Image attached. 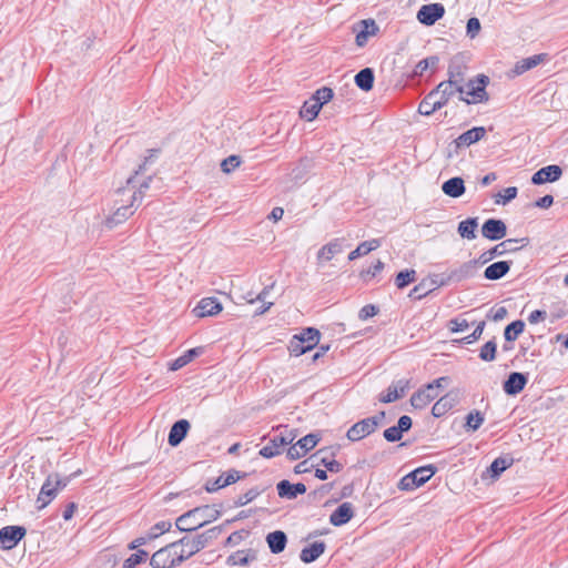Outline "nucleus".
<instances>
[{
    "instance_id": "f257e3e1",
    "label": "nucleus",
    "mask_w": 568,
    "mask_h": 568,
    "mask_svg": "<svg viewBox=\"0 0 568 568\" xmlns=\"http://www.w3.org/2000/svg\"><path fill=\"white\" fill-rule=\"evenodd\" d=\"M219 516L220 511L209 505L195 507L179 516L175 520V526L180 531L190 532L215 520Z\"/></svg>"
},
{
    "instance_id": "f03ea898",
    "label": "nucleus",
    "mask_w": 568,
    "mask_h": 568,
    "mask_svg": "<svg viewBox=\"0 0 568 568\" xmlns=\"http://www.w3.org/2000/svg\"><path fill=\"white\" fill-rule=\"evenodd\" d=\"M189 542L190 538L184 536L179 540L168 544L152 555L150 565L152 568H175L180 566L185 561L184 549H182L180 554H176L174 549L178 546H186Z\"/></svg>"
},
{
    "instance_id": "7ed1b4c3",
    "label": "nucleus",
    "mask_w": 568,
    "mask_h": 568,
    "mask_svg": "<svg viewBox=\"0 0 568 568\" xmlns=\"http://www.w3.org/2000/svg\"><path fill=\"white\" fill-rule=\"evenodd\" d=\"M479 266H481V264L477 262V258L464 262L459 266L449 270L447 273L432 275V285H434V288H438L453 283H460L474 277Z\"/></svg>"
},
{
    "instance_id": "20e7f679",
    "label": "nucleus",
    "mask_w": 568,
    "mask_h": 568,
    "mask_svg": "<svg viewBox=\"0 0 568 568\" xmlns=\"http://www.w3.org/2000/svg\"><path fill=\"white\" fill-rule=\"evenodd\" d=\"M321 339V332L315 327L303 328L300 334L293 335L288 343V352L293 356H301L314 347Z\"/></svg>"
},
{
    "instance_id": "39448f33",
    "label": "nucleus",
    "mask_w": 568,
    "mask_h": 568,
    "mask_svg": "<svg viewBox=\"0 0 568 568\" xmlns=\"http://www.w3.org/2000/svg\"><path fill=\"white\" fill-rule=\"evenodd\" d=\"M296 434L294 433V430L287 429V427H285L284 430L273 436H263L262 440H267V444L263 448H261L258 454L263 458L267 459L278 456L284 452V449L288 445L293 443Z\"/></svg>"
},
{
    "instance_id": "423d86ee",
    "label": "nucleus",
    "mask_w": 568,
    "mask_h": 568,
    "mask_svg": "<svg viewBox=\"0 0 568 568\" xmlns=\"http://www.w3.org/2000/svg\"><path fill=\"white\" fill-rule=\"evenodd\" d=\"M488 83L489 78L487 75L477 74L464 85L465 92L459 95V100L467 104L487 102L489 100V95L486 91Z\"/></svg>"
},
{
    "instance_id": "0eeeda50",
    "label": "nucleus",
    "mask_w": 568,
    "mask_h": 568,
    "mask_svg": "<svg viewBox=\"0 0 568 568\" xmlns=\"http://www.w3.org/2000/svg\"><path fill=\"white\" fill-rule=\"evenodd\" d=\"M528 244H529L528 237L507 239V240L498 243L497 245L493 246L491 248L483 252L478 256L477 262H479L481 265H485L497 256H501L507 253H515Z\"/></svg>"
},
{
    "instance_id": "6e6552de",
    "label": "nucleus",
    "mask_w": 568,
    "mask_h": 568,
    "mask_svg": "<svg viewBox=\"0 0 568 568\" xmlns=\"http://www.w3.org/2000/svg\"><path fill=\"white\" fill-rule=\"evenodd\" d=\"M437 471V467L435 465H426L418 467L407 475H405L399 484L398 488L400 490H413L420 486H423L425 483H427Z\"/></svg>"
},
{
    "instance_id": "1a4fd4ad",
    "label": "nucleus",
    "mask_w": 568,
    "mask_h": 568,
    "mask_svg": "<svg viewBox=\"0 0 568 568\" xmlns=\"http://www.w3.org/2000/svg\"><path fill=\"white\" fill-rule=\"evenodd\" d=\"M222 531L221 526L212 527L202 534H197L194 538L190 539L187 546L190 550H184L185 560L204 549L213 539H216Z\"/></svg>"
},
{
    "instance_id": "9d476101",
    "label": "nucleus",
    "mask_w": 568,
    "mask_h": 568,
    "mask_svg": "<svg viewBox=\"0 0 568 568\" xmlns=\"http://www.w3.org/2000/svg\"><path fill=\"white\" fill-rule=\"evenodd\" d=\"M26 535L27 529L23 526L11 525L2 527L0 529V549H13L20 542V540L26 537Z\"/></svg>"
},
{
    "instance_id": "9b49d317",
    "label": "nucleus",
    "mask_w": 568,
    "mask_h": 568,
    "mask_svg": "<svg viewBox=\"0 0 568 568\" xmlns=\"http://www.w3.org/2000/svg\"><path fill=\"white\" fill-rule=\"evenodd\" d=\"M320 440L317 434L311 433L298 439L295 444H291L287 448L286 456L291 460H296L305 456Z\"/></svg>"
},
{
    "instance_id": "f8f14e48",
    "label": "nucleus",
    "mask_w": 568,
    "mask_h": 568,
    "mask_svg": "<svg viewBox=\"0 0 568 568\" xmlns=\"http://www.w3.org/2000/svg\"><path fill=\"white\" fill-rule=\"evenodd\" d=\"M467 71V61L463 53L455 54L448 64L446 81H454L455 85L464 87L465 74Z\"/></svg>"
},
{
    "instance_id": "ddd939ff",
    "label": "nucleus",
    "mask_w": 568,
    "mask_h": 568,
    "mask_svg": "<svg viewBox=\"0 0 568 568\" xmlns=\"http://www.w3.org/2000/svg\"><path fill=\"white\" fill-rule=\"evenodd\" d=\"M445 14V8L439 2L424 4L417 11V20L419 23L430 27L435 24Z\"/></svg>"
},
{
    "instance_id": "4468645a",
    "label": "nucleus",
    "mask_w": 568,
    "mask_h": 568,
    "mask_svg": "<svg viewBox=\"0 0 568 568\" xmlns=\"http://www.w3.org/2000/svg\"><path fill=\"white\" fill-rule=\"evenodd\" d=\"M507 234L506 223L500 219H487L481 225V235L489 241H499Z\"/></svg>"
},
{
    "instance_id": "2eb2a0df",
    "label": "nucleus",
    "mask_w": 568,
    "mask_h": 568,
    "mask_svg": "<svg viewBox=\"0 0 568 568\" xmlns=\"http://www.w3.org/2000/svg\"><path fill=\"white\" fill-rule=\"evenodd\" d=\"M527 383V373L511 372L503 382V390L508 396H516L524 390Z\"/></svg>"
},
{
    "instance_id": "dca6fc26",
    "label": "nucleus",
    "mask_w": 568,
    "mask_h": 568,
    "mask_svg": "<svg viewBox=\"0 0 568 568\" xmlns=\"http://www.w3.org/2000/svg\"><path fill=\"white\" fill-rule=\"evenodd\" d=\"M413 426V420L408 415H403L398 418L397 424L386 428L383 437L388 443H396L403 438L404 433H407Z\"/></svg>"
},
{
    "instance_id": "f3484780",
    "label": "nucleus",
    "mask_w": 568,
    "mask_h": 568,
    "mask_svg": "<svg viewBox=\"0 0 568 568\" xmlns=\"http://www.w3.org/2000/svg\"><path fill=\"white\" fill-rule=\"evenodd\" d=\"M376 422L373 419L364 418L352 425L347 433L346 437L351 442H358L366 436L373 434L376 430Z\"/></svg>"
},
{
    "instance_id": "a211bd4d",
    "label": "nucleus",
    "mask_w": 568,
    "mask_h": 568,
    "mask_svg": "<svg viewBox=\"0 0 568 568\" xmlns=\"http://www.w3.org/2000/svg\"><path fill=\"white\" fill-rule=\"evenodd\" d=\"M246 477V473H242L236 469H229L224 474H222L214 481H207L205 485V490L207 493H214L221 488H224L229 485L235 484L237 480Z\"/></svg>"
},
{
    "instance_id": "6ab92c4d",
    "label": "nucleus",
    "mask_w": 568,
    "mask_h": 568,
    "mask_svg": "<svg viewBox=\"0 0 568 568\" xmlns=\"http://www.w3.org/2000/svg\"><path fill=\"white\" fill-rule=\"evenodd\" d=\"M409 388V381L402 378L393 382L387 389L379 395V402L384 404L393 403L402 398Z\"/></svg>"
},
{
    "instance_id": "aec40b11",
    "label": "nucleus",
    "mask_w": 568,
    "mask_h": 568,
    "mask_svg": "<svg viewBox=\"0 0 568 568\" xmlns=\"http://www.w3.org/2000/svg\"><path fill=\"white\" fill-rule=\"evenodd\" d=\"M432 91L435 93V98H437L436 101L440 102L443 108L455 93L464 94L465 88L455 85L454 81H442Z\"/></svg>"
},
{
    "instance_id": "412c9836",
    "label": "nucleus",
    "mask_w": 568,
    "mask_h": 568,
    "mask_svg": "<svg viewBox=\"0 0 568 568\" xmlns=\"http://www.w3.org/2000/svg\"><path fill=\"white\" fill-rule=\"evenodd\" d=\"M562 175V169L557 164H550L539 169L531 176V183L535 185H541L545 183H551L558 181Z\"/></svg>"
},
{
    "instance_id": "4be33fe9",
    "label": "nucleus",
    "mask_w": 568,
    "mask_h": 568,
    "mask_svg": "<svg viewBox=\"0 0 568 568\" xmlns=\"http://www.w3.org/2000/svg\"><path fill=\"white\" fill-rule=\"evenodd\" d=\"M438 396L439 392L435 390L433 385L426 384L412 395L410 405L415 409H423Z\"/></svg>"
},
{
    "instance_id": "5701e85b",
    "label": "nucleus",
    "mask_w": 568,
    "mask_h": 568,
    "mask_svg": "<svg viewBox=\"0 0 568 568\" xmlns=\"http://www.w3.org/2000/svg\"><path fill=\"white\" fill-rule=\"evenodd\" d=\"M485 135L486 129L484 126H474L467 130L453 141L455 151L457 152L462 148H467L480 141Z\"/></svg>"
},
{
    "instance_id": "b1692460",
    "label": "nucleus",
    "mask_w": 568,
    "mask_h": 568,
    "mask_svg": "<svg viewBox=\"0 0 568 568\" xmlns=\"http://www.w3.org/2000/svg\"><path fill=\"white\" fill-rule=\"evenodd\" d=\"M191 428V424L187 419H179L176 420L169 432L168 443L172 447L179 446L184 438L186 437L189 430Z\"/></svg>"
},
{
    "instance_id": "393cba45",
    "label": "nucleus",
    "mask_w": 568,
    "mask_h": 568,
    "mask_svg": "<svg viewBox=\"0 0 568 568\" xmlns=\"http://www.w3.org/2000/svg\"><path fill=\"white\" fill-rule=\"evenodd\" d=\"M277 494L281 498L295 499L298 495L306 493V486L303 483L292 484L287 479H283L276 485Z\"/></svg>"
},
{
    "instance_id": "a878e982",
    "label": "nucleus",
    "mask_w": 568,
    "mask_h": 568,
    "mask_svg": "<svg viewBox=\"0 0 568 568\" xmlns=\"http://www.w3.org/2000/svg\"><path fill=\"white\" fill-rule=\"evenodd\" d=\"M458 403V395L449 392L439 397L432 407V415L436 418L444 416L447 412L454 408Z\"/></svg>"
},
{
    "instance_id": "bb28decb",
    "label": "nucleus",
    "mask_w": 568,
    "mask_h": 568,
    "mask_svg": "<svg viewBox=\"0 0 568 568\" xmlns=\"http://www.w3.org/2000/svg\"><path fill=\"white\" fill-rule=\"evenodd\" d=\"M223 310L221 302L216 297L202 298L193 310L197 317L214 316Z\"/></svg>"
},
{
    "instance_id": "cd10ccee",
    "label": "nucleus",
    "mask_w": 568,
    "mask_h": 568,
    "mask_svg": "<svg viewBox=\"0 0 568 568\" xmlns=\"http://www.w3.org/2000/svg\"><path fill=\"white\" fill-rule=\"evenodd\" d=\"M354 517L353 505L348 501L341 504L329 515V523L335 527H341L347 524Z\"/></svg>"
},
{
    "instance_id": "c85d7f7f",
    "label": "nucleus",
    "mask_w": 568,
    "mask_h": 568,
    "mask_svg": "<svg viewBox=\"0 0 568 568\" xmlns=\"http://www.w3.org/2000/svg\"><path fill=\"white\" fill-rule=\"evenodd\" d=\"M53 478L54 477H50V475H48L45 481L43 483L37 499L38 509H43L47 507L58 495L59 491L57 486L53 484Z\"/></svg>"
},
{
    "instance_id": "c756f323",
    "label": "nucleus",
    "mask_w": 568,
    "mask_h": 568,
    "mask_svg": "<svg viewBox=\"0 0 568 568\" xmlns=\"http://www.w3.org/2000/svg\"><path fill=\"white\" fill-rule=\"evenodd\" d=\"M326 550L324 541H314L304 547L300 552V559L304 564H312L316 561Z\"/></svg>"
},
{
    "instance_id": "7c9ffc66",
    "label": "nucleus",
    "mask_w": 568,
    "mask_h": 568,
    "mask_svg": "<svg viewBox=\"0 0 568 568\" xmlns=\"http://www.w3.org/2000/svg\"><path fill=\"white\" fill-rule=\"evenodd\" d=\"M511 261H498L488 265L484 271V277L489 281H498L510 271Z\"/></svg>"
},
{
    "instance_id": "2f4dec72",
    "label": "nucleus",
    "mask_w": 568,
    "mask_h": 568,
    "mask_svg": "<svg viewBox=\"0 0 568 568\" xmlns=\"http://www.w3.org/2000/svg\"><path fill=\"white\" fill-rule=\"evenodd\" d=\"M265 540L270 551L277 555L284 551L287 544V536L283 530H274L266 535Z\"/></svg>"
},
{
    "instance_id": "473e14b6",
    "label": "nucleus",
    "mask_w": 568,
    "mask_h": 568,
    "mask_svg": "<svg viewBox=\"0 0 568 568\" xmlns=\"http://www.w3.org/2000/svg\"><path fill=\"white\" fill-rule=\"evenodd\" d=\"M333 456V453L328 456V449H320L311 458L316 459L317 465L324 466L327 471L339 473L343 469V465L334 459Z\"/></svg>"
},
{
    "instance_id": "72a5a7b5",
    "label": "nucleus",
    "mask_w": 568,
    "mask_h": 568,
    "mask_svg": "<svg viewBox=\"0 0 568 568\" xmlns=\"http://www.w3.org/2000/svg\"><path fill=\"white\" fill-rule=\"evenodd\" d=\"M442 191L449 197H460L466 191L465 182L460 176L450 178L442 184Z\"/></svg>"
},
{
    "instance_id": "f704fd0d",
    "label": "nucleus",
    "mask_w": 568,
    "mask_h": 568,
    "mask_svg": "<svg viewBox=\"0 0 568 568\" xmlns=\"http://www.w3.org/2000/svg\"><path fill=\"white\" fill-rule=\"evenodd\" d=\"M514 462L515 459L510 455L499 456L487 468V474L490 478L497 479L506 469L513 466Z\"/></svg>"
},
{
    "instance_id": "c9c22d12",
    "label": "nucleus",
    "mask_w": 568,
    "mask_h": 568,
    "mask_svg": "<svg viewBox=\"0 0 568 568\" xmlns=\"http://www.w3.org/2000/svg\"><path fill=\"white\" fill-rule=\"evenodd\" d=\"M374 81L375 74L372 68H364L359 70L354 77L355 84L365 92H368L373 89Z\"/></svg>"
},
{
    "instance_id": "e433bc0d",
    "label": "nucleus",
    "mask_w": 568,
    "mask_h": 568,
    "mask_svg": "<svg viewBox=\"0 0 568 568\" xmlns=\"http://www.w3.org/2000/svg\"><path fill=\"white\" fill-rule=\"evenodd\" d=\"M478 217H467L458 223L457 232L460 237L475 240L477 237Z\"/></svg>"
},
{
    "instance_id": "4c0bfd02",
    "label": "nucleus",
    "mask_w": 568,
    "mask_h": 568,
    "mask_svg": "<svg viewBox=\"0 0 568 568\" xmlns=\"http://www.w3.org/2000/svg\"><path fill=\"white\" fill-rule=\"evenodd\" d=\"M361 30L357 32L355 41L358 47H364L367 43L368 37L376 33L378 27L373 19L362 20Z\"/></svg>"
},
{
    "instance_id": "58836bf2",
    "label": "nucleus",
    "mask_w": 568,
    "mask_h": 568,
    "mask_svg": "<svg viewBox=\"0 0 568 568\" xmlns=\"http://www.w3.org/2000/svg\"><path fill=\"white\" fill-rule=\"evenodd\" d=\"M546 57H547V54L540 53V54H535V55L521 59L520 61H518L515 64L513 72L516 75H520V74L525 73L526 71L537 67L542 61H545Z\"/></svg>"
},
{
    "instance_id": "ea45409f",
    "label": "nucleus",
    "mask_w": 568,
    "mask_h": 568,
    "mask_svg": "<svg viewBox=\"0 0 568 568\" xmlns=\"http://www.w3.org/2000/svg\"><path fill=\"white\" fill-rule=\"evenodd\" d=\"M343 252V240L334 239L327 244L323 245L317 253L318 260L331 261L334 255Z\"/></svg>"
},
{
    "instance_id": "a19ab883",
    "label": "nucleus",
    "mask_w": 568,
    "mask_h": 568,
    "mask_svg": "<svg viewBox=\"0 0 568 568\" xmlns=\"http://www.w3.org/2000/svg\"><path fill=\"white\" fill-rule=\"evenodd\" d=\"M313 166L314 163L312 159L302 158L291 171L292 181L295 183L303 181Z\"/></svg>"
},
{
    "instance_id": "79ce46f5",
    "label": "nucleus",
    "mask_w": 568,
    "mask_h": 568,
    "mask_svg": "<svg viewBox=\"0 0 568 568\" xmlns=\"http://www.w3.org/2000/svg\"><path fill=\"white\" fill-rule=\"evenodd\" d=\"M436 100H437V98H435V93H433V91H430L428 94L425 95V98L419 103L418 112L422 115L429 116L435 111L442 109L440 102H437Z\"/></svg>"
},
{
    "instance_id": "37998d69",
    "label": "nucleus",
    "mask_w": 568,
    "mask_h": 568,
    "mask_svg": "<svg viewBox=\"0 0 568 568\" xmlns=\"http://www.w3.org/2000/svg\"><path fill=\"white\" fill-rule=\"evenodd\" d=\"M134 202L132 201L130 205H122L116 209V211L106 220V225L109 227H114L118 224L124 222L129 216L133 214Z\"/></svg>"
},
{
    "instance_id": "c03bdc74",
    "label": "nucleus",
    "mask_w": 568,
    "mask_h": 568,
    "mask_svg": "<svg viewBox=\"0 0 568 568\" xmlns=\"http://www.w3.org/2000/svg\"><path fill=\"white\" fill-rule=\"evenodd\" d=\"M381 246V241L377 239H373L371 241L362 242L354 251L348 254L349 261H355L356 258L371 253L372 251L378 248Z\"/></svg>"
},
{
    "instance_id": "a18cd8bd",
    "label": "nucleus",
    "mask_w": 568,
    "mask_h": 568,
    "mask_svg": "<svg viewBox=\"0 0 568 568\" xmlns=\"http://www.w3.org/2000/svg\"><path fill=\"white\" fill-rule=\"evenodd\" d=\"M436 288L432 285L430 277L422 280L415 285L408 293V297L412 300H422L428 294L433 293Z\"/></svg>"
},
{
    "instance_id": "49530a36",
    "label": "nucleus",
    "mask_w": 568,
    "mask_h": 568,
    "mask_svg": "<svg viewBox=\"0 0 568 568\" xmlns=\"http://www.w3.org/2000/svg\"><path fill=\"white\" fill-rule=\"evenodd\" d=\"M202 353L201 347H194L187 349L183 355L179 356L176 359H174L170 364V371H178L185 365H187L190 362L193 361L194 357L199 356Z\"/></svg>"
},
{
    "instance_id": "de8ad7c7",
    "label": "nucleus",
    "mask_w": 568,
    "mask_h": 568,
    "mask_svg": "<svg viewBox=\"0 0 568 568\" xmlns=\"http://www.w3.org/2000/svg\"><path fill=\"white\" fill-rule=\"evenodd\" d=\"M417 278V273L413 268L399 271L395 276V285L398 290H404Z\"/></svg>"
},
{
    "instance_id": "09e8293b",
    "label": "nucleus",
    "mask_w": 568,
    "mask_h": 568,
    "mask_svg": "<svg viewBox=\"0 0 568 568\" xmlns=\"http://www.w3.org/2000/svg\"><path fill=\"white\" fill-rule=\"evenodd\" d=\"M525 322L516 320L509 323L504 329V338L507 343H511L524 332Z\"/></svg>"
},
{
    "instance_id": "8fccbe9b",
    "label": "nucleus",
    "mask_w": 568,
    "mask_h": 568,
    "mask_svg": "<svg viewBox=\"0 0 568 568\" xmlns=\"http://www.w3.org/2000/svg\"><path fill=\"white\" fill-rule=\"evenodd\" d=\"M321 109H322L321 103L315 102L314 100L310 99L308 101L304 102V104L300 111V114L304 120L313 121L318 115Z\"/></svg>"
},
{
    "instance_id": "3c124183",
    "label": "nucleus",
    "mask_w": 568,
    "mask_h": 568,
    "mask_svg": "<svg viewBox=\"0 0 568 568\" xmlns=\"http://www.w3.org/2000/svg\"><path fill=\"white\" fill-rule=\"evenodd\" d=\"M250 551H245V550H237L233 554H231L227 559H226V564L229 566H246L248 565V562L253 559H255V556H251L250 557Z\"/></svg>"
},
{
    "instance_id": "603ef678",
    "label": "nucleus",
    "mask_w": 568,
    "mask_h": 568,
    "mask_svg": "<svg viewBox=\"0 0 568 568\" xmlns=\"http://www.w3.org/2000/svg\"><path fill=\"white\" fill-rule=\"evenodd\" d=\"M438 63H439V58L437 55L427 57V58L420 60L416 64L413 73L416 77H422L424 74V72L427 71L428 69L435 70L437 68Z\"/></svg>"
},
{
    "instance_id": "864d4df0",
    "label": "nucleus",
    "mask_w": 568,
    "mask_h": 568,
    "mask_svg": "<svg viewBox=\"0 0 568 568\" xmlns=\"http://www.w3.org/2000/svg\"><path fill=\"white\" fill-rule=\"evenodd\" d=\"M496 353L497 344L495 339H490L481 346L479 351V358L485 362H493L496 358Z\"/></svg>"
},
{
    "instance_id": "5fc2aeb1",
    "label": "nucleus",
    "mask_w": 568,
    "mask_h": 568,
    "mask_svg": "<svg viewBox=\"0 0 568 568\" xmlns=\"http://www.w3.org/2000/svg\"><path fill=\"white\" fill-rule=\"evenodd\" d=\"M150 153L148 156H145L144 162L139 165V168L134 171V175L130 176L126 181L128 185H133L134 179L136 175L142 174L145 170V166L150 163H153L154 159L158 156V153L160 152L158 149H150L148 150Z\"/></svg>"
},
{
    "instance_id": "6e6d98bb",
    "label": "nucleus",
    "mask_w": 568,
    "mask_h": 568,
    "mask_svg": "<svg viewBox=\"0 0 568 568\" xmlns=\"http://www.w3.org/2000/svg\"><path fill=\"white\" fill-rule=\"evenodd\" d=\"M148 558V552L143 549H138L136 552L131 554L123 562V568H136L140 564L144 562Z\"/></svg>"
},
{
    "instance_id": "4d7b16f0",
    "label": "nucleus",
    "mask_w": 568,
    "mask_h": 568,
    "mask_svg": "<svg viewBox=\"0 0 568 568\" xmlns=\"http://www.w3.org/2000/svg\"><path fill=\"white\" fill-rule=\"evenodd\" d=\"M333 97L334 92L331 88L322 87L313 93L311 100L321 103V105L323 106L325 103L329 102L333 99Z\"/></svg>"
},
{
    "instance_id": "13d9d810",
    "label": "nucleus",
    "mask_w": 568,
    "mask_h": 568,
    "mask_svg": "<svg viewBox=\"0 0 568 568\" xmlns=\"http://www.w3.org/2000/svg\"><path fill=\"white\" fill-rule=\"evenodd\" d=\"M263 490L264 489L257 488V487H253V488L248 489L244 495L240 496L234 501V506L235 507L245 506L246 504L253 501L257 496H260L263 493Z\"/></svg>"
},
{
    "instance_id": "bf43d9fd",
    "label": "nucleus",
    "mask_w": 568,
    "mask_h": 568,
    "mask_svg": "<svg viewBox=\"0 0 568 568\" xmlns=\"http://www.w3.org/2000/svg\"><path fill=\"white\" fill-rule=\"evenodd\" d=\"M484 415L478 410H473L466 416V427L471 430H477L484 423Z\"/></svg>"
},
{
    "instance_id": "052dcab7",
    "label": "nucleus",
    "mask_w": 568,
    "mask_h": 568,
    "mask_svg": "<svg viewBox=\"0 0 568 568\" xmlns=\"http://www.w3.org/2000/svg\"><path fill=\"white\" fill-rule=\"evenodd\" d=\"M80 474H81V470H77V471L70 474L69 476L61 477L58 473H53V474H50V477H54L53 484H54V486H57L58 491H60L63 488H65L69 485V483L73 478L78 477Z\"/></svg>"
},
{
    "instance_id": "680f3d73",
    "label": "nucleus",
    "mask_w": 568,
    "mask_h": 568,
    "mask_svg": "<svg viewBox=\"0 0 568 568\" xmlns=\"http://www.w3.org/2000/svg\"><path fill=\"white\" fill-rule=\"evenodd\" d=\"M171 527H172V524L170 521H165V520L159 521L154 526L151 527V529L148 532V538L153 540V539L158 538L159 536H161L162 534L170 531Z\"/></svg>"
},
{
    "instance_id": "e2e57ef3",
    "label": "nucleus",
    "mask_w": 568,
    "mask_h": 568,
    "mask_svg": "<svg viewBox=\"0 0 568 568\" xmlns=\"http://www.w3.org/2000/svg\"><path fill=\"white\" fill-rule=\"evenodd\" d=\"M518 190L516 186H509L504 190V194L498 193L495 196L496 204H507L517 196Z\"/></svg>"
},
{
    "instance_id": "0e129e2a",
    "label": "nucleus",
    "mask_w": 568,
    "mask_h": 568,
    "mask_svg": "<svg viewBox=\"0 0 568 568\" xmlns=\"http://www.w3.org/2000/svg\"><path fill=\"white\" fill-rule=\"evenodd\" d=\"M485 326H486V323L484 321L479 322L477 324V326L475 327V329L471 332V334L463 337L458 342L464 343V344H473L474 342H476L477 339H479L481 337Z\"/></svg>"
},
{
    "instance_id": "69168bd1",
    "label": "nucleus",
    "mask_w": 568,
    "mask_h": 568,
    "mask_svg": "<svg viewBox=\"0 0 568 568\" xmlns=\"http://www.w3.org/2000/svg\"><path fill=\"white\" fill-rule=\"evenodd\" d=\"M241 158L239 155H230L221 162V170L224 173H231L241 164Z\"/></svg>"
},
{
    "instance_id": "338daca9",
    "label": "nucleus",
    "mask_w": 568,
    "mask_h": 568,
    "mask_svg": "<svg viewBox=\"0 0 568 568\" xmlns=\"http://www.w3.org/2000/svg\"><path fill=\"white\" fill-rule=\"evenodd\" d=\"M469 323L464 317H455L448 322V328L452 333H460L468 329Z\"/></svg>"
},
{
    "instance_id": "774afa93",
    "label": "nucleus",
    "mask_w": 568,
    "mask_h": 568,
    "mask_svg": "<svg viewBox=\"0 0 568 568\" xmlns=\"http://www.w3.org/2000/svg\"><path fill=\"white\" fill-rule=\"evenodd\" d=\"M481 29V24L478 18L471 17L468 19L466 24V34L470 39H474L478 36L479 31Z\"/></svg>"
}]
</instances>
